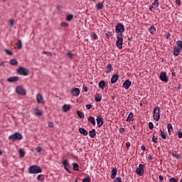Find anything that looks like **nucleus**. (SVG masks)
I'll return each instance as SVG.
<instances>
[{
    "instance_id": "nucleus-50",
    "label": "nucleus",
    "mask_w": 182,
    "mask_h": 182,
    "mask_svg": "<svg viewBox=\"0 0 182 182\" xmlns=\"http://www.w3.org/2000/svg\"><path fill=\"white\" fill-rule=\"evenodd\" d=\"M14 22H15V21L14 19H10L9 21V23L10 26H14Z\"/></svg>"
},
{
    "instance_id": "nucleus-62",
    "label": "nucleus",
    "mask_w": 182,
    "mask_h": 182,
    "mask_svg": "<svg viewBox=\"0 0 182 182\" xmlns=\"http://www.w3.org/2000/svg\"><path fill=\"white\" fill-rule=\"evenodd\" d=\"M48 127H53V123L51 122H48Z\"/></svg>"
},
{
    "instance_id": "nucleus-64",
    "label": "nucleus",
    "mask_w": 182,
    "mask_h": 182,
    "mask_svg": "<svg viewBox=\"0 0 182 182\" xmlns=\"http://www.w3.org/2000/svg\"><path fill=\"white\" fill-rule=\"evenodd\" d=\"M159 181H161L162 180H164V178L163 177V176L161 175L159 176Z\"/></svg>"
},
{
    "instance_id": "nucleus-26",
    "label": "nucleus",
    "mask_w": 182,
    "mask_h": 182,
    "mask_svg": "<svg viewBox=\"0 0 182 182\" xmlns=\"http://www.w3.org/2000/svg\"><path fill=\"white\" fill-rule=\"evenodd\" d=\"M62 109L66 113V112L70 110V105H64Z\"/></svg>"
},
{
    "instance_id": "nucleus-23",
    "label": "nucleus",
    "mask_w": 182,
    "mask_h": 182,
    "mask_svg": "<svg viewBox=\"0 0 182 182\" xmlns=\"http://www.w3.org/2000/svg\"><path fill=\"white\" fill-rule=\"evenodd\" d=\"M112 69H113V66H112V64H107L105 73H110L112 72Z\"/></svg>"
},
{
    "instance_id": "nucleus-54",
    "label": "nucleus",
    "mask_w": 182,
    "mask_h": 182,
    "mask_svg": "<svg viewBox=\"0 0 182 182\" xmlns=\"http://www.w3.org/2000/svg\"><path fill=\"white\" fill-rule=\"evenodd\" d=\"M112 36V33H105V37L107 38V39H109V38Z\"/></svg>"
},
{
    "instance_id": "nucleus-35",
    "label": "nucleus",
    "mask_w": 182,
    "mask_h": 182,
    "mask_svg": "<svg viewBox=\"0 0 182 182\" xmlns=\"http://www.w3.org/2000/svg\"><path fill=\"white\" fill-rule=\"evenodd\" d=\"M77 114L80 119H83V117H85V114L80 111H77Z\"/></svg>"
},
{
    "instance_id": "nucleus-46",
    "label": "nucleus",
    "mask_w": 182,
    "mask_h": 182,
    "mask_svg": "<svg viewBox=\"0 0 182 182\" xmlns=\"http://www.w3.org/2000/svg\"><path fill=\"white\" fill-rule=\"evenodd\" d=\"M153 6H156V8H157V6H159V0H154V3L152 4Z\"/></svg>"
},
{
    "instance_id": "nucleus-8",
    "label": "nucleus",
    "mask_w": 182,
    "mask_h": 182,
    "mask_svg": "<svg viewBox=\"0 0 182 182\" xmlns=\"http://www.w3.org/2000/svg\"><path fill=\"white\" fill-rule=\"evenodd\" d=\"M159 79L162 82L167 83L168 82V77H167V73L161 72L159 75Z\"/></svg>"
},
{
    "instance_id": "nucleus-24",
    "label": "nucleus",
    "mask_w": 182,
    "mask_h": 182,
    "mask_svg": "<svg viewBox=\"0 0 182 182\" xmlns=\"http://www.w3.org/2000/svg\"><path fill=\"white\" fill-rule=\"evenodd\" d=\"M96 102H102V94L97 93L95 97Z\"/></svg>"
},
{
    "instance_id": "nucleus-63",
    "label": "nucleus",
    "mask_w": 182,
    "mask_h": 182,
    "mask_svg": "<svg viewBox=\"0 0 182 182\" xmlns=\"http://www.w3.org/2000/svg\"><path fill=\"white\" fill-rule=\"evenodd\" d=\"M42 177V175H38V176H37V180H38V181H41V178Z\"/></svg>"
},
{
    "instance_id": "nucleus-18",
    "label": "nucleus",
    "mask_w": 182,
    "mask_h": 182,
    "mask_svg": "<svg viewBox=\"0 0 182 182\" xmlns=\"http://www.w3.org/2000/svg\"><path fill=\"white\" fill-rule=\"evenodd\" d=\"M89 136L91 137V139H95V137H96V129H92L91 131H90Z\"/></svg>"
},
{
    "instance_id": "nucleus-56",
    "label": "nucleus",
    "mask_w": 182,
    "mask_h": 182,
    "mask_svg": "<svg viewBox=\"0 0 182 182\" xmlns=\"http://www.w3.org/2000/svg\"><path fill=\"white\" fill-rule=\"evenodd\" d=\"M149 10L151 11H154L156 10V7H154V6L151 5L149 6Z\"/></svg>"
},
{
    "instance_id": "nucleus-60",
    "label": "nucleus",
    "mask_w": 182,
    "mask_h": 182,
    "mask_svg": "<svg viewBox=\"0 0 182 182\" xmlns=\"http://www.w3.org/2000/svg\"><path fill=\"white\" fill-rule=\"evenodd\" d=\"M166 39H169L171 37V34L170 33H166Z\"/></svg>"
},
{
    "instance_id": "nucleus-36",
    "label": "nucleus",
    "mask_w": 182,
    "mask_h": 182,
    "mask_svg": "<svg viewBox=\"0 0 182 182\" xmlns=\"http://www.w3.org/2000/svg\"><path fill=\"white\" fill-rule=\"evenodd\" d=\"M16 46L18 49L22 48V41L21 40H18V42L16 43Z\"/></svg>"
},
{
    "instance_id": "nucleus-2",
    "label": "nucleus",
    "mask_w": 182,
    "mask_h": 182,
    "mask_svg": "<svg viewBox=\"0 0 182 182\" xmlns=\"http://www.w3.org/2000/svg\"><path fill=\"white\" fill-rule=\"evenodd\" d=\"M116 46L118 49H123V34H117Z\"/></svg>"
},
{
    "instance_id": "nucleus-59",
    "label": "nucleus",
    "mask_w": 182,
    "mask_h": 182,
    "mask_svg": "<svg viewBox=\"0 0 182 182\" xmlns=\"http://www.w3.org/2000/svg\"><path fill=\"white\" fill-rule=\"evenodd\" d=\"M175 1L178 6H180L181 5V0H175Z\"/></svg>"
},
{
    "instance_id": "nucleus-61",
    "label": "nucleus",
    "mask_w": 182,
    "mask_h": 182,
    "mask_svg": "<svg viewBox=\"0 0 182 182\" xmlns=\"http://www.w3.org/2000/svg\"><path fill=\"white\" fill-rule=\"evenodd\" d=\"M82 89L85 92H87V90H88L87 86H85V85H83Z\"/></svg>"
},
{
    "instance_id": "nucleus-28",
    "label": "nucleus",
    "mask_w": 182,
    "mask_h": 182,
    "mask_svg": "<svg viewBox=\"0 0 182 182\" xmlns=\"http://www.w3.org/2000/svg\"><path fill=\"white\" fill-rule=\"evenodd\" d=\"M168 133L171 135V132H173V125L171 124H167Z\"/></svg>"
},
{
    "instance_id": "nucleus-32",
    "label": "nucleus",
    "mask_w": 182,
    "mask_h": 182,
    "mask_svg": "<svg viewBox=\"0 0 182 182\" xmlns=\"http://www.w3.org/2000/svg\"><path fill=\"white\" fill-rule=\"evenodd\" d=\"M149 32L151 35H154V33H156V27H154V26H151L149 28Z\"/></svg>"
},
{
    "instance_id": "nucleus-9",
    "label": "nucleus",
    "mask_w": 182,
    "mask_h": 182,
    "mask_svg": "<svg viewBox=\"0 0 182 182\" xmlns=\"http://www.w3.org/2000/svg\"><path fill=\"white\" fill-rule=\"evenodd\" d=\"M16 92L18 95H21V96H25L26 95V90H24L21 86H18L16 88Z\"/></svg>"
},
{
    "instance_id": "nucleus-16",
    "label": "nucleus",
    "mask_w": 182,
    "mask_h": 182,
    "mask_svg": "<svg viewBox=\"0 0 182 182\" xmlns=\"http://www.w3.org/2000/svg\"><path fill=\"white\" fill-rule=\"evenodd\" d=\"M119 74L117 73L115 75H113L112 78H111V83L114 84L119 80Z\"/></svg>"
},
{
    "instance_id": "nucleus-3",
    "label": "nucleus",
    "mask_w": 182,
    "mask_h": 182,
    "mask_svg": "<svg viewBox=\"0 0 182 182\" xmlns=\"http://www.w3.org/2000/svg\"><path fill=\"white\" fill-rule=\"evenodd\" d=\"M146 166L144 164H139V166L136 169V173L140 177H143L144 176V169Z\"/></svg>"
},
{
    "instance_id": "nucleus-12",
    "label": "nucleus",
    "mask_w": 182,
    "mask_h": 182,
    "mask_svg": "<svg viewBox=\"0 0 182 182\" xmlns=\"http://www.w3.org/2000/svg\"><path fill=\"white\" fill-rule=\"evenodd\" d=\"M122 86L126 89V90H127V89L132 86V81H130V80H126L122 84Z\"/></svg>"
},
{
    "instance_id": "nucleus-55",
    "label": "nucleus",
    "mask_w": 182,
    "mask_h": 182,
    "mask_svg": "<svg viewBox=\"0 0 182 182\" xmlns=\"http://www.w3.org/2000/svg\"><path fill=\"white\" fill-rule=\"evenodd\" d=\"M114 182H122V178L120 177L115 178Z\"/></svg>"
},
{
    "instance_id": "nucleus-5",
    "label": "nucleus",
    "mask_w": 182,
    "mask_h": 182,
    "mask_svg": "<svg viewBox=\"0 0 182 182\" xmlns=\"http://www.w3.org/2000/svg\"><path fill=\"white\" fill-rule=\"evenodd\" d=\"M9 140L11 141H15L16 140H22V134L19 132H15L14 134H11L9 136Z\"/></svg>"
},
{
    "instance_id": "nucleus-27",
    "label": "nucleus",
    "mask_w": 182,
    "mask_h": 182,
    "mask_svg": "<svg viewBox=\"0 0 182 182\" xmlns=\"http://www.w3.org/2000/svg\"><path fill=\"white\" fill-rule=\"evenodd\" d=\"M160 132V136L164 139L166 140L167 139V135L165 134L164 131H162L161 129L159 130Z\"/></svg>"
},
{
    "instance_id": "nucleus-1",
    "label": "nucleus",
    "mask_w": 182,
    "mask_h": 182,
    "mask_svg": "<svg viewBox=\"0 0 182 182\" xmlns=\"http://www.w3.org/2000/svg\"><path fill=\"white\" fill-rule=\"evenodd\" d=\"M28 172L30 174H39L42 173V168L39 166L33 165L28 168Z\"/></svg>"
},
{
    "instance_id": "nucleus-13",
    "label": "nucleus",
    "mask_w": 182,
    "mask_h": 182,
    "mask_svg": "<svg viewBox=\"0 0 182 182\" xmlns=\"http://www.w3.org/2000/svg\"><path fill=\"white\" fill-rule=\"evenodd\" d=\"M96 121H97V124L98 127L103 126L104 122H103V117H102V116L97 117Z\"/></svg>"
},
{
    "instance_id": "nucleus-30",
    "label": "nucleus",
    "mask_w": 182,
    "mask_h": 182,
    "mask_svg": "<svg viewBox=\"0 0 182 182\" xmlns=\"http://www.w3.org/2000/svg\"><path fill=\"white\" fill-rule=\"evenodd\" d=\"M34 111L36 116H42V111L39 110V108H35Z\"/></svg>"
},
{
    "instance_id": "nucleus-19",
    "label": "nucleus",
    "mask_w": 182,
    "mask_h": 182,
    "mask_svg": "<svg viewBox=\"0 0 182 182\" xmlns=\"http://www.w3.org/2000/svg\"><path fill=\"white\" fill-rule=\"evenodd\" d=\"M62 164L64 166V168H69V167H70V164L68 161V159H64L62 162Z\"/></svg>"
},
{
    "instance_id": "nucleus-58",
    "label": "nucleus",
    "mask_w": 182,
    "mask_h": 182,
    "mask_svg": "<svg viewBox=\"0 0 182 182\" xmlns=\"http://www.w3.org/2000/svg\"><path fill=\"white\" fill-rule=\"evenodd\" d=\"M126 149H127V150H129L130 149V142L126 143Z\"/></svg>"
},
{
    "instance_id": "nucleus-44",
    "label": "nucleus",
    "mask_w": 182,
    "mask_h": 182,
    "mask_svg": "<svg viewBox=\"0 0 182 182\" xmlns=\"http://www.w3.org/2000/svg\"><path fill=\"white\" fill-rule=\"evenodd\" d=\"M60 26H63V28H66V27L69 26V24L66 22H62L60 23Z\"/></svg>"
},
{
    "instance_id": "nucleus-53",
    "label": "nucleus",
    "mask_w": 182,
    "mask_h": 182,
    "mask_svg": "<svg viewBox=\"0 0 182 182\" xmlns=\"http://www.w3.org/2000/svg\"><path fill=\"white\" fill-rule=\"evenodd\" d=\"M119 133H124V132H126V129L121 127L119 129Z\"/></svg>"
},
{
    "instance_id": "nucleus-31",
    "label": "nucleus",
    "mask_w": 182,
    "mask_h": 182,
    "mask_svg": "<svg viewBox=\"0 0 182 182\" xmlns=\"http://www.w3.org/2000/svg\"><path fill=\"white\" fill-rule=\"evenodd\" d=\"M9 63L11 66H15V65H18V60L16 59H11Z\"/></svg>"
},
{
    "instance_id": "nucleus-39",
    "label": "nucleus",
    "mask_w": 182,
    "mask_h": 182,
    "mask_svg": "<svg viewBox=\"0 0 182 182\" xmlns=\"http://www.w3.org/2000/svg\"><path fill=\"white\" fill-rule=\"evenodd\" d=\"M176 45H177L176 48H179L182 50V41H178L176 42Z\"/></svg>"
},
{
    "instance_id": "nucleus-57",
    "label": "nucleus",
    "mask_w": 182,
    "mask_h": 182,
    "mask_svg": "<svg viewBox=\"0 0 182 182\" xmlns=\"http://www.w3.org/2000/svg\"><path fill=\"white\" fill-rule=\"evenodd\" d=\"M91 108H92V105L87 104V105H86V109H87V110H90Z\"/></svg>"
},
{
    "instance_id": "nucleus-45",
    "label": "nucleus",
    "mask_w": 182,
    "mask_h": 182,
    "mask_svg": "<svg viewBox=\"0 0 182 182\" xmlns=\"http://www.w3.org/2000/svg\"><path fill=\"white\" fill-rule=\"evenodd\" d=\"M178 137L182 139V131L181 129H178Z\"/></svg>"
},
{
    "instance_id": "nucleus-4",
    "label": "nucleus",
    "mask_w": 182,
    "mask_h": 182,
    "mask_svg": "<svg viewBox=\"0 0 182 182\" xmlns=\"http://www.w3.org/2000/svg\"><path fill=\"white\" fill-rule=\"evenodd\" d=\"M153 117L155 122L160 120V107L159 106L155 107L153 112Z\"/></svg>"
},
{
    "instance_id": "nucleus-22",
    "label": "nucleus",
    "mask_w": 182,
    "mask_h": 182,
    "mask_svg": "<svg viewBox=\"0 0 182 182\" xmlns=\"http://www.w3.org/2000/svg\"><path fill=\"white\" fill-rule=\"evenodd\" d=\"M88 122H90V123H92L93 126H96V119H95V117L92 116L89 117Z\"/></svg>"
},
{
    "instance_id": "nucleus-29",
    "label": "nucleus",
    "mask_w": 182,
    "mask_h": 182,
    "mask_svg": "<svg viewBox=\"0 0 182 182\" xmlns=\"http://www.w3.org/2000/svg\"><path fill=\"white\" fill-rule=\"evenodd\" d=\"M73 169L74 171H79V164H77V163H73Z\"/></svg>"
},
{
    "instance_id": "nucleus-48",
    "label": "nucleus",
    "mask_w": 182,
    "mask_h": 182,
    "mask_svg": "<svg viewBox=\"0 0 182 182\" xmlns=\"http://www.w3.org/2000/svg\"><path fill=\"white\" fill-rule=\"evenodd\" d=\"M178 179L176 178H171L169 179V182H178Z\"/></svg>"
},
{
    "instance_id": "nucleus-21",
    "label": "nucleus",
    "mask_w": 182,
    "mask_h": 182,
    "mask_svg": "<svg viewBox=\"0 0 182 182\" xmlns=\"http://www.w3.org/2000/svg\"><path fill=\"white\" fill-rule=\"evenodd\" d=\"M98 86L100 89H105L106 87V82L105 80L100 81Z\"/></svg>"
},
{
    "instance_id": "nucleus-52",
    "label": "nucleus",
    "mask_w": 182,
    "mask_h": 182,
    "mask_svg": "<svg viewBox=\"0 0 182 182\" xmlns=\"http://www.w3.org/2000/svg\"><path fill=\"white\" fill-rule=\"evenodd\" d=\"M36 151L37 153H41L42 151V148L41 146L36 147Z\"/></svg>"
},
{
    "instance_id": "nucleus-25",
    "label": "nucleus",
    "mask_w": 182,
    "mask_h": 182,
    "mask_svg": "<svg viewBox=\"0 0 182 182\" xmlns=\"http://www.w3.org/2000/svg\"><path fill=\"white\" fill-rule=\"evenodd\" d=\"M133 112H130L128 115V117L127 118V122H128V123H130L131 122L133 121Z\"/></svg>"
},
{
    "instance_id": "nucleus-7",
    "label": "nucleus",
    "mask_w": 182,
    "mask_h": 182,
    "mask_svg": "<svg viewBox=\"0 0 182 182\" xmlns=\"http://www.w3.org/2000/svg\"><path fill=\"white\" fill-rule=\"evenodd\" d=\"M17 73H18V75H21L22 76H28V75H29V70L23 67H19L17 69Z\"/></svg>"
},
{
    "instance_id": "nucleus-40",
    "label": "nucleus",
    "mask_w": 182,
    "mask_h": 182,
    "mask_svg": "<svg viewBox=\"0 0 182 182\" xmlns=\"http://www.w3.org/2000/svg\"><path fill=\"white\" fill-rule=\"evenodd\" d=\"M91 38H92L94 41H97V34L95 33H92L91 34Z\"/></svg>"
},
{
    "instance_id": "nucleus-6",
    "label": "nucleus",
    "mask_w": 182,
    "mask_h": 182,
    "mask_svg": "<svg viewBox=\"0 0 182 182\" xmlns=\"http://www.w3.org/2000/svg\"><path fill=\"white\" fill-rule=\"evenodd\" d=\"M115 31L118 35H123V32H124V26L122 23H118L116 25Z\"/></svg>"
},
{
    "instance_id": "nucleus-47",
    "label": "nucleus",
    "mask_w": 182,
    "mask_h": 182,
    "mask_svg": "<svg viewBox=\"0 0 182 182\" xmlns=\"http://www.w3.org/2000/svg\"><path fill=\"white\" fill-rule=\"evenodd\" d=\"M97 9H103V4L99 3L97 6Z\"/></svg>"
},
{
    "instance_id": "nucleus-37",
    "label": "nucleus",
    "mask_w": 182,
    "mask_h": 182,
    "mask_svg": "<svg viewBox=\"0 0 182 182\" xmlns=\"http://www.w3.org/2000/svg\"><path fill=\"white\" fill-rule=\"evenodd\" d=\"M66 56H68V58H69V59H73V57L75 56V55L73 53H72L71 52H68L66 53Z\"/></svg>"
},
{
    "instance_id": "nucleus-51",
    "label": "nucleus",
    "mask_w": 182,
    "mask_h": 182,
    "mask_svg": "<svg viewBox=\"0 0 182 182\" xmlns=\"http://www.w3.org/2000/svg\"><path fill=\"white\" fill-rule=\"evenodd\" d=\"M4 52H6V53H7V55H12V51L8 50V49H5Z\"/></svg>"
},
{
    "instance_id": "nucleus-43",
    "label": "nucleus",
    "mask_w": 182,
    "mask_h": 182,
    "mask_svg": "<svg viewBox=\"0 0 182 182\" xmlns=\"http://www.w3.org/2000/svg\"><path fill=\"white\" fill-rule=\"evenodd\" d=\"M149 129L150 130H153V129H154V124H153V122H149Z\"/></svg>"
},
{
    "instance_id": "nucleus-20",
    "label": "nucleus",
    "mask_w": 182,
    "mask_h": 182,
    "mask_svg": "<svg viewBox=\"0 0 182 182\" xmlns=\"http://www.w3.org/2000/svg\"><path fill=\"white\" fill-rule=\"evenodd\" d=\"M79 133H80V134H82L83 136H87V131H86V129H85V128H80L78 129Z\"/></svg>"
},
{
    "instance_id": "nucleus-10",
    "label": "nucleus",
    "mask_w": 182,
    "mask_h": 182,
    "mask_svg": "<svg viewBox=\"0 0 182 182\" xmlns=\"http://www.w3.org/2000/svg\"><path fill=\"white\" fill-rule=\"evenodd\" d=\"M36 100L37 103L40 104L42 103V105H45V100L43 99V97L41 94H38L36 95Z\"/></svg>"
},
{
    "instance_id": "nucleus-17",
    "label": "nucleus",
    "mask_w": 182,
    "mask_h": 182,
    "mask_svg": "<svg viewBox=\"0 0 182 182\" xmlns=\"http://www.w3.org/2000/svg\"><path fill=\"white\" fill-rule=\"evenodd\" d=\"M112 175H111V178H116V176H117V168H112Z\"/></svg>"
},
{
    "instance_id": "nucleus-49",
    "label": "nucleus",
    "mask_w": 182,
    "mask_h": 182,
    "mask_svg": "<svg viewBox=\"0 0 182 182\" xmlns=\"http://www.w3.org/2000/svg\"><path fill=\"white\" fill-rule=\"evenodd\" d=\"M43 55H47V56H52V53L49 51H43Z\"/></svg>"
},
{
    "instance_id": "nucleus-41",
    "label": "nucleus",
    "mask_w": 182,
    "mask_h": 182,
    "mask_svg": "<svg viewBox=\"0 0 182 182\" xmlns=\"http://www.w3.org/2000/svg\"><path fill=\"white\" fill-rule=\"evenodd\" d=\"M152 141L154 143H155V144H157L159 143V141H157V136H155L154 135H153V136H152Z\"/></svg>"
},
{
    "instance_id": "nucleus-38",
    "label": "nucleus",
    "mask_w": 182,
    "mask_h": 182,
    "mask_svg": "<svg viewBox=\"0 0 182 182\" xmlns=\"http://www.w3.org/2000/svg\"><path fill=\"white\" fill-rule=\"evenodd\" d=\"M72 19H73V15L68 14L66 17V21H68V22H70V21H72Z\"/></svg>"
},
{
    "instance_id": "nucleus-11",
    "label": "nucleus",
    "mask_w": 182,
    "mask_h": 182,
    "mask_svg": "<svg viewBox=\"0 0 182 182\" xmlns=\"http://www.w3.org/2000/svg\"><path fill=\"white\" fill-rule=\"evenodd\" d=\"M80 94V90H79V88L75 87L71 90V95L73 96H79Z\"/></svg>"
},
{
    "instance_id": "nucleus-15",
    "label": "nucleus",
    "mask_w": 182,
    "mask_h": 182,
    "mask_svg": "<svg viewBox=\"0 0 182 182\" xmlns=\"http://www.w3.org/2000/svg\"><path fill=\"white\" fill-rule=\"evenodd\" d=\"M18 80H19V77L18 76L11 77L7 79V82H9V83H14V82H18Z\"/></svg>"
},
{
    "instance_id": "nucleus-42",
    "label": "nucleus",
    "mask_w": 182,
    "mask_h": 182,
    "mask_svg": "<svg viewBox=\"0 0 182 182\" xmlns=\"http://www.w3.org/2000/svg\"><path fill=\"white\" fill-rule=\"evenodd\" d=\"M91 179L90 176L85 177L84 179H82V182H90Z\"/></svg>"
},
{
    "instance_id": "nucleus-34",
    "label": "nucleus",
    "mask_w": 182,
    "mask_h": 182,
    "mask_svg": "<svg viewBox=\"0 0 182 182\" xmlns=\"http://www.w3.org/2000/svg\"><path fill=\"white\" fill-rule=\"evenodd\" d=\"M171 155L173 156V157H175V159H181V154L172 152Z\"/></svg>"
},
{
    "instance_id": "nucleus-14",
    "label": "nucleus",
    "mask_w": 182,
    "mask_h": 182,
    "mask_svg": "<svg viewBox=\"0 0 182 182\" xmlns=\"http://www.w3.org/2000/svg\"><path fill=\"white\" fill-rule=\"evenodd\" d=\"M181 48H178V47H174L173 48V55L174 56H178L180 55V53H181Z\"/></svg>"
},
{
    "instance_id": "nucleus-33",
    "label": "nucleus",
    "mask_w": 182,
    "mask_h": 182,
    "mask_svg": "<svg viewBox=\"0 0 182 182\" xmlns=\"http://www.w3.org/2000/svg\"><path fill=\"white\" fill-rule=\"evenodd\" d=\"M18 153L20 154V157L22 159V157L25 156V151H23V149H18Z\"/></svg>"
}]
</instances>
